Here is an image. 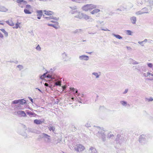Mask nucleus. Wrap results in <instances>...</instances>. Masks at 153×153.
<instances>
[{
    "label": "nucleus",
    "instance_id": "1",
    "mask_svg": "<svg viewBox=\"0 0 153 153\" xmlns=\"http://www.w3.org/2000/svg\"><path fill=\"white\" fill-rule=\"evenodd\" d=\"M97 6L93 4H87L82 7V10L85 11H91L93 9L96 8Z\"/></svg>",
    "mask_w": 153,
    "mask_h": 153
},
{
    "label": "nucleus",
    "instance_id": "2",
    "mask_svg": "<svg viewBox=\"0 0 153 153\" xmlns=\"http://www.w3.org/2000/svg\"><path fill=\"white\" fill-rule=\"evenodd\" d=\"M70 13L74 15V17L80 19L81 17V13L77 10H72L70 11Z\"/></svg>",
    "mask_w": 153,
    "mask_h": 153
},
{
    "label": "nucleus",
    "instance_id": "3",
    "mask_svg": "<svg viewBox=\"0 0 153 153\" xmlns=\"http://www.w3.org/2000/svg\"><path fill=\"white\" fill-rule=\"evenodd\" d=\"M104 133L105 131L104 130H101L100 131H98L97 134V136L100 138H101L103 141L105 140V135Z\"/></svg>",
    "mask_w": 153,
    "mask_h": 153
},
{
    "label": "nucleus",
    "instance_id": "4",
    "mask_svg": "<svg viewBox=\"0 0 153 153\" xmlns=\"http://www.w3.org/2000/svg\"><path fill=\"white\" fill-rule=\"evenodd\" d=\"M42 138H44L45 142L47 143H49L51 141V136L42 133Z\"/></svg>",
    "mask_w": 153,
    "mask_h": 153
},
{
    "label": "nucleus",
    "instance_id": "5",
    "mask_svg": "<svg viewBox=\"0 0 153 153\" xmlns=\"http://www.w3.org/2000/svg\"><path fill=\"white\" fill-rule=\"evenodd\" d=\"M116 140L117 143H118L120 144L125 140L123 136L120 134L117 135Z\"/></svg>",
    "mask_w": 153,
    "mask_h": 153
},
{
    "label": "nucleus",
    "instance_id": "6",
    "mask_svg": "<svg viewBox=\"0 0 153 153\" xmlns=\"http://www.w3.org/2000/svg\"><path fill=\"white\" fill-rule=\"evenodd\" d=\"M85 149V147L81 144H78L76 147L74 148L75 150L77 152H81Z\"/></svg>",
    "mask_w": 153,
    "mask_h": 153
},
{
    "label": "nucleus",
    "instance_id": "7",
    "mask_svg": "<svg viewBox=\"0 0 153 153\" xmlns=\"http://www.w3.org/2000/svg\"><path fill=\"white\" fill-rule=\"evenodd\" d=\"M45 18L47 19L48 20H50L51 22L53 23L56 22L55 21H57L59 19L58 17H56L53 16H51L49 17H45Z\"/></svg>",
    "mask_w": 153,
    "mask_h": 153
},
{
    "label": "nucleus",
    "instance_id": "8",
    "mask_svg": "<svg viewBox=\"0 0 153 153\" xmlns=\"http://www.w3.org/2000/svg\"><path fill=\"white\" fill-rule=\"evenodd\" d=\"M139 141L142 144H145L146 143L145 136L144 135H140L139 138Z\"/></svg>",
    "mask_w": 153,
    "mask_h": 153
},
{
    "label": "nucleus",
    "instance_id": "9",
    "mask_svg": "<svg viewBox=\"0 0 153 153\" xmlns=\"http://www.w3.org/2000/svg\"><path fill=\"white\" fill-rule=\"evenodd\" d=\"M81 18H80V19H81L82 18H83V19H85L86 20H87L89 19H92V18H91L90 17V16H88V15L86 14L83 13H81Z\"/></svg>",
    "mask_w": 153,
    "mask_h": 153
},
{
    "label": "nucleus",
    "instance_id": "10",
    "mask_svg": "<svg viewBox=\"0 0 153 153\" xmlns=\"http://www.w3.org/2000/svg\"><path fill=\"white\" fill-rule=\"evenodd\" d=\"M79 59L81 60L88 61L89 60V57L86 55H81L79 56Z\"/></svg>",
    "mask_w": 153,
    "mask_h": 153
},
{
    "label": "nucleus",
    "instance_id": "11",
    "mask_svg": "<svg viewBox=\"0 0 153 153\" xmlns=\"http://www.w3.org/2000/svg\"><path fill=\"white\" fill-rule=\"evenodd\" d=\"M129 63L131 64L135 65H137L139 63V62L131 58L129 59Z\"/></svg>",
    "mask_w": 153,
    "mask_h": 153
},
{
    "label": "nucleus",
    "instance_id": "12",
    "mask_svg": "<svg viewBox=\"0 0 153 153\" xmlns=\"http://www.w3.org/2000/svg\"><path fill=\"white\" fill-rule=\"evenodd\" d=\"M137 69L140 71H141V69L143 71L145 72L146 71L145 67L143 66H138Z\"/></svg>",
    "mask_w": 153,
    "mask_h": 153
},
{
    "label": "nucleus",
    "instance_id": "13",
    "mask_svg": "<svg viewBox=\"0 0 153 153\" xmlns=\"http://www.w3.org/2000/svg\"><path fill=\"white\" fill-rule=\"evenodd\" d=\"M17 114L21 116L25 117L26 116V114L24 111H19L17 112Z\"/></svg>",
    "mask_w": 153,
    "mask_h": 153
},
{
    "label": "nucleus",
    "instance_id": "14",
    "mask_svg": "<svg viewBox=\"0 0 153 153\" xmlns=\"http://www.w3.org/2000/svg\"><path fill=\"white\" fill-rule=\"evenodd\" d=\"M143 14H149L150 11L149 10L148 8L146 7L143 8L142 9Z\"/></svg>",
    "mask_w": 153,
    "mask_h": 153
},
{
    "label": "nucleus",
    "instance_id": "15",
    "mask_svg": "<svg viewBox=\"0 0 153 153\" xmlns=\"http://www.w3.org/2000/svg\"><path fill=\"white\" fill-rule=\"evenodd\" d=\"M34 122L35 123L37 124H41L44 122L43 120H42L36 119L34 120Z\"/></svg>",
    "mask_w": 153,
    "mask_h": 153
},
{
    "label": "nucleus",
    "instance_id": "16",
    "mask_svg": "<svg viewBox=\"0 0 153 153\" xmlns=\"http://www.w3.org/2000/svg\"><path fill=\"white\" fill-rule=\"evenodd\" d=\"M62 56L63 59L65 61H67V55L66 53L64 52L62 54Z\"/></svg>",
    "mask_w": 153,
    "mask_h": 153
},
{
    "label": "nucleus",
    "instance_id": "17",
    "mask_svg": "<svg viewBox=\"0 0 153 153\" xmlns=\"http://www.w3.org/2000/svg\"><path fill=\"white\" fill-rule=\"evenodd\" d=\"M44 12H45V14L48 15H53L54 14L53 12L51 11H46L45 10H44Z\"/></svg>",
    "mask_w": 153,
    "mask_h": 153
},
{
    "label": "nucleus",
    "instance_id": "18",
    "mask_svg": "<svg viewBox=\"0 0 153 153\" xmlns=\"http://www.w3.org/2000/svg\"><path fill=\"white\" fill-rule=\"evenodd\" d=\"M89 152L90 153H97L96 149L92 147L90 148Z\"/></svg>",
    "mask_w": 153,
    "mask_h": 153
},
{
    "label": "nucleus",
    "instance_id": "19",
    "mask_svg": "<svg viewBox=\"0 0 153 153\" xmlns=\"http://www.w3.org/2000/svg\"><path fill=\"white\" fill-rule=\"evenodd\" d=\"M146 2L148 6L151 7L153 6V0H148Z\"/></svg>",
    "mask_w": 153,
    "mask_h": 153
},
{
    "label": "nucleus",
    "instance_id": "20",
    "mask_svg": "<svg viewBox=\"0 0 153 153\" xmlns=\"http://www.w3.org/2000/svg\"><path fill=\"white\" fill-rule=\"evenodd\" d=\"M28 132L34 133H37L38 131L35 129L33 128H29L28 129Z\"/></svg>",
    "mask_w": 153,
    "mask_h": 153
},
{
    "label": "nucleus",
    "instance_id": "21",
    "mask_svg": "<svg viewBox=\"0 0 153 153\" xmlns=\"http://www.w3.org/2000/svg\"><path fill=\"white\" fill-rule=\"evenodd\" d=\"M8 10L5 7L1 5L0 7V11L3 12H6L8 11Z\"/></svg>",
    "mask_w": 153,
    "mask_h": 153
},
{
    "label": "nucleus",
    "instance_id": "22",
    "mask_svg": "<svg viewBox=\"0 0 153 153\" xmlns=\"http://www.w3.org/2000/svg\"><path fill=\"white\" fill-rule=\"evenodd\" d=\"M131 21L133 24H135L136 22V17L133 16L131 18Z\"/></svg>",
    "mask_w": 153,
    "mask_h": 153
},
{
    "label": "nucleus",
    "instance_id": "23",
    "mask_svg": "<svg viewBox=\"0 0 153 153\" xmlns=\"http://www.w3.org/2000/svg\"><path fill=\"white\" fill-rule=\"evenodd\" d=\"M49 130L50 131H52L53 132L55 129V127L54 126H53L52 125H50L48 127Z\"/></svg>",
    "mask_w": 153,
    "mask_h": 153
},
{
    "label": "nucleus",
    "instance_id": "24",
    "mask_svg": "<svg viewBox=\"0 0 153 153\" xmlns=\"http://www.w3.org/2000/svg\"><path fill=\"white\" fill-rule=\"evenodd\" d=\"M100 11V10L97 9H95L92 11L91 12V13L92 14H94Z\"/></svg>",
    "mask_w": 153,
    "mask_h": 153
},
{
    "label": "nucleus",
    "instance_id": "25",
    "mask_svg": "<svg viewBox=\"0 0 153 153\" xmlns=\"http://www.w3.org/2000/svg\"><path fill=\"white\" fill-rule=\"evenodd\" d=\"M47 77L48 78L51 79V80L53 81H56V80L55 79L54 77H52V76L48 74L47 76Z\"/></svg>",
    "mask_w": 153,
    "mask_h": 153
},
{
    "label": "nucleus",
    "instance_id": "26",
    "mask_svg": "<svg viewBox=\"0 0 153 153\" xmlns=\"http://www.w3.org/2000/svg\"><path fill=\"white\" fill-rule=\"evenodd\" d=\"M112 35H113V36L115 37L117 39H122L123 37L120 36L119 35H117L114 33H112Z\"/></svg>",
    "mask_w": 153,
    "mask_h": 153
},
{
    "label": "nucleus",
    "instance_id": "27",
    "mask_svg": "<svg viewBox=\"0 0 153 153\" xmlns=\"http://www.w3.org/2000/svg\"><path fill=\"white\" fill-rule=\"evenodd\" d=\"M6 22L7 24L11 26H13L14 25V24L11 20L7 21H6Z\"/></svg>",
    "mask_w": 153,
    "mask_h": 153
},
{
    "label": "nucleus",
    "instance_id": "28",
    "mask_svg": "<svg viewBox=\"0 0 153 153\" xmlns=\"http://www.w3.org/2000/svg\"><path fill=\"white\" fill-rule=\"evenodd\" d=\"M77 100L78 102L79 103L84 104L85 102L84 100L83 99H81L79 97L77 98Z\"/></svg>",
    "mask_w": 153,
    "mask_h": 153
},
{
    "label": "nucleus",
    "instance_id": "29",
    "mask_svg": "<svg viewBox=\"0 0 153 153\" xmlns=\"http://www.w3.org/2000/svg\"><path fill=\"white\" fill-rule=\"evenodd\" d=\"M92 74V75L94 76L97 79L99 77L100 75L97 72H93Z\"/></svg>",
    "mask_w": 153,
    "mask_h": 153
},
{
    "label": "nucleus",
    "instance_id": "30",
    "mask_svg": "<svg viewBox=\"0 0 153 153\" xmlns=\"http://www.w3.org/2000/svg\"><path fill=\"white\" fill-rule=\"evenodd\" d=\"M24 11L26 14H30L32 13V12L30 11V10L25 9L24 10Z\"/></svg>",
    "mask_w": 153,
    "mask_h": 153
},
{
    "label": "nucleus",
    "instance_id": "31",
    "mask_svg": "<svg viewBox=\"0 0 153 153\" xmlns=\"http://www.w3.org/2000/svg\"><path fill=\"white\" fill-rule=\"evenodd\" d=\"M120 102L123 106L126 107L127 105V102L126 101L122 100L120 101Z\"/></svg>",
    "mask_w": 153,
    "mask_h": 153
},
{
    "label": "nucleus",
    "instance_id": "32",
    "mask_svg": "<svg viewBox=\"0 0 153 153\" xmlns=\"http://www.w3.org/2000/svg\"><path fill=\"white\" fill-rule=\"evenodd\" d=\"M82 31V29H76L73 32V33H80Z\"/></svg>",
    "mask_w": 153,
    "mask_h": 153
},
{
    "label": "nucleus",
    "instance_id": "33",
    "mask_svg": "<svg viewBox=\"0 0 153 153\" xmlns=\"http://www.w3.org/2000/svg\"><path fill=\"white\" fill-rule=\"evenodd\" d=\"M36 13H37V16H42V11L41 10H37L36 11Z\"/></svg>",
    "mask_w": 153,
    "mask_h": 153
},
{
    "label": "nucleus",
    "instance_id": "34",
    "mask_svg": "<svg viewBox=\"0 0 153 153\" xmlns=\"http://www.w3.org/2000/svg\"><path fill=\"white\" fill-rule=\"evenodd\" d=\"M19 103L21 105H23L26 103L25 100L24 99L19 100Z\"/></svg>",
    "mask_w": 153,
    "mask_h": 153
},
{
    "label": "nucleus",
    "instance_id": "35",
    "mask_svg": "<svg viewBox=\"0 0 153 153\" xmlns=\"http://www.w3.org/2000/svg\"><path fill=\"white\" fill-rule=\"evenodd\" d=\"M152 74L151 73L149 72H148L147 73V74L145 73H143V76L145 77H147L149 76V75H151V74Z\"/></svg>",
    "mask_w": 153,
    "mask_h": 153
},
{
    "label": "nucleus",
    "instance_id": "36",
    "mask_svg": "<svg viewBox=\"0 0 153 153\" xmlns=\"http://www.w3.org/2000/svg\"><path fill=\"white\" fill-rule=\"evenodd\" d=\"M135 14L136 15H139L143 14V11L141 9L140 10L136 12L135 13Z\"/></svg>",
    "mask_w": 153,
    "mask_h": 153
},
{
    "label": "nucleus",
    "instance_id": "37",
    "mask_svg": "<svg viewBox=\"0 0 153 153\" xmlns=\"http://www.w3.org/2000/svg\"><path fill=\"white\" fill-rule=\"evenodd\" d=\"M1 30L4 33L6 36H8V33L4 29H1Z\"/></svg>",
    "mask_w": 153,
    "mask_h": 153
},
{
    "label": "nucleus",
    "instance_id": "38",
    "mask_svg": "<svg viewBox=\"0 0 153 153\" xmlns=\"http://www.w3.org/2000/svg\"><path fill=\"white\" fill-rule=\"evenodd\" d=\"M48 26H52L54 28H55L56 29H57L58 28V27L56 25H54L52 24H48Z\"/></svg>",
    "mask_w": 153,
    "mask_h": 153
},
{
    "label": "nucleus",
    "instance_id": "39",
    "mask_svg": "<svg viewBox=\"0 0 153 153\" xmlns=\"http://www.w3.org/2000/svg\"><path fill=\"white\" fill-rule=\"evenodd\" d=\"M55 85L56 86H60L61 85V81H58L57 82H56L54 83Z\"/></svg>",
    "mask_w": 153,
    "mask_h": 153
},
{
    "label": "nucleus",
    "instance_id": "40",
    "mask_svg": "<svg viewBox=\"0 0 153 153\" xmlns=\"http://www.w3.org/2000/svg\"><path fill=\"white\" fill-rule=\"evenodd\" d=\"M27 114L29 115H36V114L35 113H33L31 111H27Z\"/></svg>",
    "mask_w": 153,
    "mask_h": 153
},
{
    "label": "nucleus",
    "instance_id": "41",
    "mask_svg": "<svg viewBox=\"0 0 153 153\" xmlns=\"http://www.w3.org/2000/svg\"><path fill=\"white\" fill-rule=\"evenodd\" d=\"M17 68H19V71H20V70H22L24 68L23 66L22 65H18L17 66Z\"/></svg>",
    "mask_w": 153,
    "mask_h": 153
},
{
    "label": "nucleus",
    "instance_id": "42",
    "mask_svg": "<svg viewBox=\"0 0 153 153\" xmlns=\"http://www.w3.org/2000/svg\"><path fill=\"white\" fill-rule=\"evenodd\" d=\"M25 9H27L30 10V9H32V7L29 4H27L26 6V7Z\"/></svg>",
    "mask_w": 153,
    "mask_h": 153
},
{
    "label": "nucleus",
    "instance_id": "43",
    "mask_svg": "<svg viewBox=\"0 0 153 153\" xmlns=\"http://www.w3.org/2000/svg\"><path fill=\"white\" fill-rule=\"evenodd\" d=\"M36 49L37 50L39 51H41V48L40 47V46L39 45H38L37 46V47L36 48Z\"/></svg>",
    "mask_w": 153,
    "mask_h": 153
},
{
    "label": "nucleus",
    "instance_id": "44",
    "mask_svg": "<svg viewBox=\"0 0 153 153\" xmlns=\"http://www.w3.org/2000/svg\"><path fill=\"white\" fill-rule=\"evenodd\" d=\"M47 73H44L40 76V78L42 79L43 78L47 77L46 74Z\"/></svg>",
    "mask_w": 153,
    "mask_h": 153
},
{
    "label": "nucleus",
    "instance_id": "45",
    "mask_svg": "<svg viewBox=\"0 0 153 153\" xmlns=\"http://www.w3.org/2000/svg\"><path fill=\"white\" fill-rule=\"evenodd\" d=\"M147 65L149 67L151 68H152L153 66V64L151 63H147Z\"/></svg>",
    "mask_w": 153,
    "mask_h": 153
},
{
    "label": "nucleus",
    "instance_id": "46",
    "mask_svg": "<svg viewBox=\"0 0 153 153\" xmlns=\"http://www.w3.org/2000/svg\"><path fill=\"white\" fill-rule=\"evenodd\" d=\"M137 5H140L142 4V2L140 0H137Z\"/></svg>",
    "mask_w": 153,
    "mask_h": 153
},
{
    "label": "nucleus",
    "instance_id": "47",
    "mask_svg": "<svg viewBox=\"0 0 153 153\" xmlns=\"http://www.w3.org/2000/svg\"><path fill=\"white\" fill-rule=\"evenodd\" d=\"M114 136L113 134H111V132H110L108 133V137L109 138H111L112 137H113Z\"/></svg>",
    "mask_w": 153,
    "mask_h": 153
},
{
    "label": "nucleus",
    "instance_id": "48",
    "mask_svg": "<svg viewBox=\"0 0 153 153\" xmlns=\"http://www.w3.org/2000/svg\"><path fill=\"white\" fill-rule=\"evenodd\" d=\"M19 100H15L13 101L12 104H17L19 103Z\"/></svg>",
    "mask_w": 153,
    "mask_h": 153
},
{
    "label": "nucleus",
    "instance_id": "49",
    "mask_svg": "<svg viewBox=\"0 0 153 153\" xmlns=\"http://www.w3.org/2000/svg\"><path fill=\"white\" fill-rule=\"evenodd\" d=\"M131 32L130 30H126V34L128 35H131Z\"/></svg>",
    "mask_w": 153,
    "mask_h": 153
},
{
    "label": "nucleus",
    "instance_id": "50",
    "mask_svg": "<svg viewBox=\"0 0 153 153\" xmlns=\"http://www.w3.org/2000/svg\"><path fill=\"white\" fill-rule=\"evenodd\" d=\"M20 24V23L18 24V23L16 24V26L15 27H13V28H16V29H17L19 27V25Z\"/></svg>",
    "mask_w": 153,
    "mask_h": 153
},
{
    "label": "nucleus",
    "instance_id": "51",
    "mask_svg": "<svg viewBox=\"0 0 153 153\" xmlns=\"http://www.w3.org/2000/svg\"><path fill=\"white\" fill-rule=\"evenodd\" d=\"M138 43L140 44L141 46H144V45L143 44V43H144L143 41L141 42L139 41L138 42Z\"/></svg>",
    "mask_w": 153,
    "mask_h": 153
},
{
    "label": "nucleus",
    "instance_id": "52",
    "mask_svg": "<svg viewBox=\"0 0 153 153\" xmlns=\"http://www.w3.org/2000/svg\"><path fill=\"white\" fill-rule=\"evenodd\" d=\"M147 100H148L149 102L152 101L153 100V98L151 97L149 99H147Z\"/></svg>",
    "mask_w": 153,
    "mask_h": 153
},
{
    "label": "nucleus",
    "instance_id": "53",
    "mask_svg": "<svg viewBox=\"0 0 153 153\" xmlns=\"http://www.w3.org/2000/svg\"><path fill=\"white\" fill-rule=\"evenodd\" d=\"M101 30H104V31H110V30L108 29L107 28H105V29H102V28H101Z\"/></svg>",
    "mask_w": 153,
    "mask_h": 153
},
{
    "label": "nucleus",
    "instance_id": "54",
    "mask_svg": "<svg viewBox=\"0 0 153 153\" xmlns=\"http://www.w3.org/2000/svg\"><path fill=\"white\" fill-rule=\"evenodd\" d=\"M75 2L80 3L82 2V0H76V1H75Z\"/></svg>",
    "mask_w": 153,
    "mask_h": 153
},
{
    "label": "nucleus",
    "instance_id": "55",
    "mask_svg": "<svg viewBox=\"0 0 153 153\" xmlns=\"http://www.w3.org/2000/svg\"><path fill=\"white\" fill-rule=\"evenodd\" d=\"M72 127L73 128H74V129H73L72 130L74 131H75L76 130V128H75V126H73Z\"/></svg>",
    "mask_w": 153,
    "mask_h": 153
},
{
    "label": "nucleus",
    "instance_id": "56",
    "mask_svg": "<svg viewBox=\"0 0 153 153\" xmlns=\"http://www.w3.org/2000/svg\"><path fill=\"white\" fill-rule=\"evenodd\" d=\"M128 91V89H126L123 92V94H126V93H127Z\"/></svg>",
    "mask_w": 153,
    "mask_h": 153
},
{
    "label": "nucleus",
    "instance_id": "57",
    "mask_svg": "<svg viewBox=\"0 0 153 153\" xmlns=\"http://www.w3.org/2000/svg\"><path fill=\"white\" fill-rule=\"evenodd\" d=\"M70 89L73 92H75V89L73 88H70Z\"/></svg>",
    "mask_w": 153,
    "mask_h": 153
},
{
    "label": "nucleus",
    "instance_id": "58",
    "mask_svg": "<svg viewBox=\"0 0 153 153\" xmlns=\"http://www.w3.org/2000/svg\"><path fill=\"white\" fill-rule=\"evenodd\" d=\"M66 85H64L63 86H62V88L63 89V91H64V90H65L66 88Z\"/></svg>",
    "mask_w": 153,
    "mask_h": 153
},
{
    "label": "nucleus",
    "instance_id": "59",
    "mask_svg": "<svg viewBox=\"0 0 153 153\" xmlns=\"http://www.w3.org/2000/svg\"><path fill=\"white\" fill-rule=\"evenodd\" d=\"M4 24V22L3 21H0V25H3Z\"/></svg>",
    "mask_w": 153,
    "mask_h": 153
},
{
    "label": "nucleus",
    "instance_id": "60",
    "mask_svg": "<svg viewBox=\"0 0 153 153\" xmlns=\"http://www.w3.org/2000/svg\"><path fill=\"white\" fill-rule=\"evenodd\" d=\"M148 41V40L147 39H145L143 41V42L144 43H145L147 42Z\"/></svg>",
    "mask_w": 153,
    "mask_h": 153
},
{
    "label": "nucleus",
    "instance_id": "61",
    "mask_svg": "<svg viewBox=\"0 0 153 153\" xmlns=\"http://www.w3.org/2000/svg\"><path fill=\"white\" fill-rule=\"evenodd\" d=\"M97 22L98 23H100V24H102L103 22L102 21V22H100V21H97Z\"/></svg>",
    "mask_w": 153,
    "mask_h": 153
},
{
    "label": "nucleus",
    "instance_id": "62",
    "mask_svg": "<svg viewBox=\"0 0 153 153\" xmlns=\"http://www.w3.org/2000/svg\"><path fill=\"white\" fill-rule=\"evenodd\" d=\"M0 37L2 38L3 37V36L2 34L0 32Z\"/></svg>",
    "mask_w": 153,
    "mask_h": 153
},
{
    "label": "nucleus",
    "instance_id": "63",
    "mask_svg": "<svg viewBox=\"0 0 153 153\" xmlns=\"http://www.w3.org/2000/svg\"><path fill=\"white\" fill-rule=\"evenodd\" d=\"M29 99H30V101L32 103H33V99H32L31 97H29Z\"/></svg>",
    "mask_w": 153,
    "mask_h": 153
},
{
    "label": "nucleus",
    "instance_id": "64",
    "mask_svg": "<svg viewBox=\"0 0 153 153\" xmlns=\"http://www.w3.org/2000/svg\"><path fill=\"white\" fill-rule=\"evenodd\" d=\"M86 126L87 127H89V126H90V124H88V123H87L86 125Z\"/></svg>",
    "mask_w": 153,
    "mask_h": 153
}]
</instances>
